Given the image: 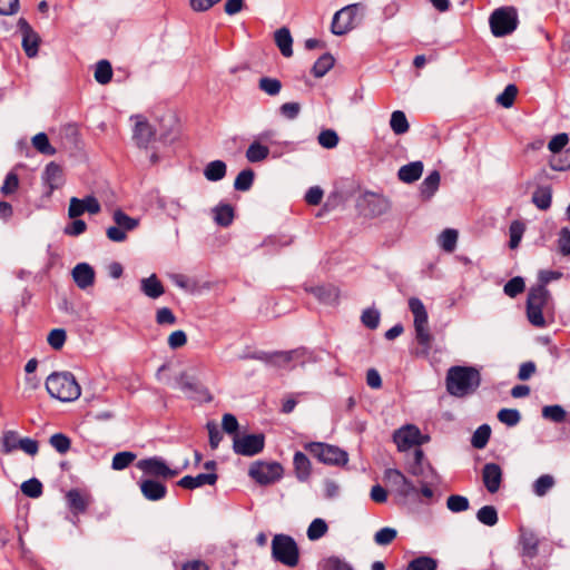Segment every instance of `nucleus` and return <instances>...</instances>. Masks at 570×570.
<instances>
[{
	"label": "nucleus",
	"instance_id": "obj_1",
	"mask_svg": "<svg viewBox=\"0 0 570 570\" xmlns=\"http://www.w3.org/2000/svg\"><path fill=\"white\" fill-rule=\"evenodd\" d=\"M446 391L455 397L473 394L481 384L480 372L472 366H452L445 377Z\"/></svg>",
	"mask_w": 570,
	"mask_h": 570
},
{
	"label": "nucleus",
	"instance_id": "obj_2",
	"mask_svg": "<svg viewBox=\"0 0 570 570\" xmlns=\"http://www.w3.org/2000/svg\"><path fill=\"white\" fill-rule=\"evenodd\" d=\"M46 389L50 396L62 402L76 401L81 394L80 385L70 372L50 374L46 380Z\"/></svg>",
	"mask_w": 570,
	"mask_h": 570
},
{
	"label": "nucleus",
	"instance_id": "obj_3",
	"mask_svg": "<svg viewBox=\"0 0 570 570\" xmlns=\"http://www.w3.org/2000/svg\"><path fill=\"white\" fill-rule=\"evenodd\" d=\"M307 351L304 347L294 348L291 351H276V352H254L247 355V358L258 360L266 365L276 368H293L295 364H304L306 361Z\"/></svg>",
	"mask_w": 570,
	"mask_h": 570
},
{
	"label": "nucleus",
	"instance_id": "obj_4",
	"mask_svg": "<svg viewBox=\"0 0 570 570\" xmlns=\"http://www.w3.org/2000/svg\"><path fill=\"white\" fill-rule=\"evenodd\" d=\"M552 303L551 294L542 285L532 286L527 298V316L529 322L535 327H544L546 320L543 311Z\"/></svg>",
	"mask_w": 570,
	"mask_h": 570
},
{
	"label": "nucleus",
	"instance_id": "obj_5",
	"mask_svg": "<svg viewBox=\"0 0 570 570\" xmlns=\"http://www.w3.org/2000/svg\"><path fill=\"white\" fill-rule=\"evenodd\" d=\"M409 308L414 316L415 338L423 346L424 353L428 354L432 346L433 336L429 328V316L422 301L417 297L409 299Z\"/></svg>",
	"mask_w": 570,
	"mask_h": 570
},
{
	"label": "nucleus",
	"instance_id": "obj_6",
	"mask_svg": "<svg viewBox=\"0 0 570 570\" xmlns=\"http://www.w3.org/2000/svg\"><path fill=\"white\" fill-rule=\"evenodd\" d=\"M272 558L288 568L299 562V549L296 541L287 534H275L272 539Z\"/></svg>",
	"mask_w": 570,
	"mask_h": 570
},
{
	"label": "nucleus",
	"instance_id": "obj_7",
	"mask_svg": "<svg viewBox=\"0 0 570 570\" xmlns=\"http://www.w3.org/2000/svg\"><path fill=\"white\" fill-rule=\"evenodd\" d=\"M489 23L494 37H505L517 29L519 24L518 12L513 7L498 8L491 13Z\"/></svg>",
	"mask_w": 570,
	"mask_h": 570
},
{
	"label": "nucleus",
	"instance_id": "obj_8",
	"mask_svg": "<svg viewBox=\"0 0 570 570\" xmlns=\"http://www.w3.org/2000/svg\"><path fill=\"white\" fill-rule=\"evenodd\" d=\"M305 449L325 464L341 465L347 462V453L335 445L311 442L305 445Z\"/></svg>",
	"mask_w": 570,
	"mask_h": 570
},
{
	"label": "nucleus",
	"instance_id": "obj_9",
	"mask_svg": "<svg viewBox=\"0 0 570 570\" xmlns=\"http://www.w3.org/2000/svg\"><path fill=\"white\" fill-rule=\"evenodd\" d=\"M249 475L259 484H271L283 475V466L277 462H254L249 468Z\"/></svg>",
	"mask_w": 570,
	"mask_h": 570
},
{
	"label": "nucleus",
	"instance_id": "obj_10",
	"mask_svg": "<svg viewBox=\"0 0 570 570\" xmlns=\"http://www.w3.org/2000/svg\"><path fill=\"white\" fill-rule=\"evenodd\" d=\"M428 440V436L422 435L420 429L413 424H407L393 433V441L400 452L410 450L413 446H419Z\"/></svg>",
	"mask_w": 570,
	"mask_h": 570
},
{
	"label": "nucleus",
	"instance_id": "obj_11",
	"mask_svg": "<svg viewBox=\"0 0 570 570\" xmlns=\"http://www.w3.org/2000/svg\"><path fill=\"white\" fill-rule=\"evenodd\" d=\"M264 445L265 438L263 434L235 435L233 441L234 452L243 456H254L261 453Z\"/></svg>",
	"mask_w": 570,
	"mask_h": 570
},
{
	"label": "nucleus",
	"instance_id": "obj_12",
	"mask_svg": "<svg viewBox=\"0 0 570 570\" xmlns=\"http://www.w3.org/2000/svg\"><path fill=\"white\" fill-rule=\"evenodd\" d=\"M137 468L142 471L145 474L156 476V478H163V479H170L179 474V470H173L170 469L165 460L160 456H153L148 459H142L137 462Z\"/></svg>",
	"mask_w": 570,
	"mask_h": 570
},
{
	"label": "nucleus",
	"instance_id": "obj_13",
	"mask_svg": "<svg viewBox=\"0 0 570 570\" xmlns=\"http://www.w3.org/2000/svg\"><path fill=\"white\" fill-rule=\"evenodd\" d=\"M357 4H350L335 12L331 30L336 36H343L355 27Z\"/></svg>",
	"mask_w": 570,
	"mask_h": 570
},
{
	"label": "nucleus",
	"instance_id": "obj_14",
	"mask_svg": "<svg viewBox=\"0 0 570 570\" xmlns=\"http://www.w3.org/2000/svg\"><path fill=\"white\" fill-rule=\"evenodd\" d=\"M384 480L399 495L409 498L417 493L414 484L397 469H386Z\"/></svg>",
	"mask_w": 570,
	"mask_h": 570
},
{
	"label": "nucleus",
	"instance_id": "obj_15",
	"mask_svg": "<svg viewBox=\"0 0 570 570\" xmlns=\"http://www.w3.org/2000/svg\"><path fill=\"white\" fill-rule=\"evenodd\" d=\"M17 27L22 36V48L29 58H33L38 55L40 37L32 29L30 23L24 19L20 18L17 22Z\"/></svg>",
	"mask_w": 570,
	"mask_h": 570
},
{
	"label": "nucleus",
	"instance_id": "obj_16",
	"mask_svg": "<svg viewBox=\"0 0 570 570\" xmlns=\"http://www.w3.org/2000/svg\"><path fill=\"white\" fill-rule=\"evenodd\" d=\"M100 209L101 206L98 199L94 196H87L83 199L72 197L69 204L68 215L70 218H77L85 212H88L89 214H98Z\"/></svg>",
	"mask_w": 570,
	"mask_h": 570
},
{
	"label": "nucleus",
	"instance_id": "obj_17",
	"mask_svg": "<svg viewBox=\"0 0 570 570\" xmlns=\"http://www.w3.org/2000/svg\"><path fill=\"white\" fill-rule=\"evenodd\" d=\"M41 179L43 185L47 187V196H50L53 190L63 185L65 180L62 168L53 161L49 163L45 168Z\"/></svg>",
	"mask_w": 570,
	"mask_h": 570
},
{
	"label": "nucleus",
	"instance_id": "obj_18",
	"mask_svg": "<svg viewBox=\"0 0 570 570\" xmlns=\"http://www.w3.org/2000/svg\"><path fill=\"white\" fill-rule=\"evenodd\" d=\"M482 481L491 494L497 493L502 483V469L497 463H487L482 469Z\"/></svg>",
	"mask_w": 570,
	"mask_h": 570
},
{
	"label": "nucleus",
	"instance_id": "obj_19",
	"mask_svg": "<svg viewBox=\"0 0 570 570\" xmlns=\"http://www.w3.org/2000/svg\"><path fill=\"white\" fill-rule=\"evenodd\" d=\"M539 538L530 529H520V544L522 547V557L533 559L539 552Z\"/></svg>",
	"mask_w": 570,
	"mask_h": 570
},
{
	"label": "nucleus",
	"instance_id": "obj_20",
	"mask_svg": "<svg viewBox=\"0 0 570 570\" xmlns=\"http://www.w3.org/2000/svg\"><path fill=\"white\" fill-rule=\"evenodd\" d=\"M71 274L73 282L81 289H86L95 283V271L88 263L77 264Z\"/></svg>",
	"mask_w": 570,
	"mask_h": 570
},
{
	"label": "nucleus",
	"instance_id": "obj_21",
	"mask_svg": "<svg viewBox=\"0 0 570 570\" xmlns=\"http://www.w3.org/2000/svg\"><path fill=\"white\" fill-rule=\"evenodd\" d=\"M139 487L145 499L149 501H159L167 494L166 485L154 479L142 480Z\"/></svg>",
	"mask_w": 570,
	"mask_h": 570
},
{
	"label": "nucleus",
	"instance_id": "obj_22",
	"mask_svg": "<svg viewBox=\"0 0 570 570\" xmlns=\"http://www.w3.org/2000/svg\"><path fill=\"white\" fill-rule=\"evenodd\" d=\"M217 480L218 475L216 473H199L196 476L185 475L177 482V485L184 489L193 490L205 484L214 485Z\"/></svg>",
	"mask_w": 570,
	"mask_h": 570
},
{
	"label": "nucleus",
	"instance_id": "obj_23",
	"mask_svg": "<svg viewBox=\"0 0 570 570\" xmlns=\"http://www.w3.org/2000/svg\"><path fill=\"white\" fill-rule=\"evenodd\" d=\"M155 130L144 119H137L132 138L138 147L140 148H147L149 142L155 138Z\"/></svg>",
	"mask_w": 570,
	"mask_h": 570
},
{
	"label": "nucleus",
	"instance_id": "obj_24",
	"mask_svg": "<svg viewBox=\"0 0 570 570\" xmlns=\"http://www.w3.org/2000/svg\"><path fill=\"white\" fill-rule=\"evenodd\" d=\"M423 173V163L412 161L402 166L397 171V177L401 181L412 184L420 179Z\"/></svg>",
	"mask_w": 570,
	"mask_h": 570
},
{
	"label": "nucleus",
	"instance_id": "obj_25",
	"mask_svg": "<svg viewBox=\"0 0 570 570\" xmlns=\"http://www.w3.org/2000/svg\"><path fill=\"white\" fill-rule=\"evenodd\" d=\"M140 289L146 296L153 299L160 297L165 293L161 282L155 274L140 281Z\"/></svg>",
	"mask_w": 570,
	"mask_h": 570
},
{
	"label": "nucleus",
	"instance_id": "obj_26",
	"mask_svg": "<svg viewBox=\"0 0 570 570\" xmlns=\"http://www.w3.org/2000/svg\"><path fill=\"white\" fill-rule=\"evenodd\" d=\"M531 202L538 209L548 210L552 204V188L539 186L532 194Z\"/></svg>",
	"mask_w": 570,
	"mask_h": 570
},
{
	"label": "nucleus",
	"instance_id": "obj_27",
	"mask_svg": "<svg viewBox=\"0 0 570 570\" xmlns=\"http://www.w3.org/2000/svg\"><path fill=\"white\" fill-rule=\"evenodd\" d=\"M293 464H294L296 478L301 482L307 481L311 476V470H312L311 462H309L308 458L303 452L297 451L294 454Z\"/></svg>",
	"mask_w": 570,
	"mask_h": 570
},
{
	"label": "nucleus",
	"instance_id": "obj_28",
	"mask_svg": "<svg viewBox=\"0 0 570 570\" xmlns=\"http://www.w3.org/2000/svg\"><path fill=\"white\" fill-rule=\"evenodd\" d=\"M274 39H275L276 46L278 47L281 53L284 57L288 58V57L293 56V48H292L293 38L287 28L283 27V28L278 29L275 32Z\"/></svg>",
	"mask_w": 570,
	"mask_h": 570
},
{
	"label": "nucleus",
	"instance_id": "obj_29",
	"mask_svg": "<svg viewBox=\"0 0 570 570\" xmlns=\"http://www.w3.org/2000/svg\"><path fill=\"white\" fill-rule=\"evenodd\" d=\"M66 498L69 508L76 513H83L90 503L89 497L82 494L79 490L76 489L70 490Z\"/></svg>",
	"mask_w": 570,
	"mask_h": 570
},
{
	"label": "nucleus",
	"instance_id": "obj_30",
	"mask_svg": "<svg viewBox=\"0 0 570 570\" xmlns=\"http://www.w3.org/2000/svg\"><path fill=\"white\" fill-rule=\"evenodd\" d=\"M313 295L326 304L336 303L338 299V289L333 285H321L311 289Z\"/></svg>",
	"mask_w": 570,
	"mask_h": 570
},
{
	"label": "nucleus",
	"instance_id": "obj_31",
	"mask_svg": "<svg viewBox=\"0 0 570 570\" xmlns=\"http://www.w3.org/2000/svg\"><path fill=\"white\" fill-rule=\"evenodd\" d=\"M214 220L217 225L227 227L234 220V208L228 204H220L213 209Z\"/></svg>",
	"mask_w": 570,
	"mask_h": 570
},
{
	"label": "nucleus",
	"instance_id": "obj_32",
	"mask_svg": "<svg viewBox=\"0 0 570 570\" xmlns=\"http://www.w3.org/2000/svg\"><path fill=\"white\" fill-rule=\"evenodd\" d=\"M226 164L223 160H213L204 169V176L209 181H218L226 176Z\"/></svg>",
	"mask_w": 570,
	"mask_h": 570
},
{
	"label": "nucleus",
	"instance_id": "obj_33",
	"mask_svg": "<svg viewBox=\"0 0 570 570\" xmlns=\"http://www.w3.org/2000/svg\"><path fill=\"white\" fill-rule=\"evenodd\" d=\"M440 173L438 170H433L430 173L424 180L421 183L420 191L424 198H430L438 190L440 185Z\"/></svg>",
	"mask_w": 570,
	"mask_h": 570
},
{
	"label": "nucleus",
	"instance_id": "obj_34",
	"mask_svg": "<svg viewBox=\"0 0 570 570\" xmlns=\"http://www.w3.org/2000/svg\"><path fill=\"white\" fill-rule=\"evenodd\" d=\"M269 155V148L258 141L252 142L246 150V158L249 163H259Z\"/></svg>",
	"mask_w": 570,
	"mask_h": 570
},
{
	"label": "nucleus",
	"instance_id": "obj_35",
	"mask_svg": "<svg viewBox=\"0 0 570 570\" xmlns=\"http://www.w3.org/2000/svg\"><path fill=\"white\" fill-rule=\"evenodd\" d=\"M554 485L556 480L551 474H542L533 482L532 491L537 497H544Z\"/></svg>",
	"mask_w": 570,
	"mask_h": 570
},
{
	"label": "nucleus",
	"instance_id": "obj_36",
	"mask_svg": "<svg viewBox=\"0 0 570 570\" xmlns=\"http://www.w3.org/2000/svg\"><path fill=\"white\" fill-rule=\"evenodd\" d=\"M391 129L395 135H403L409 131L410 125L406 116L401 110H395L391 115L390 119Z\"/></svg>",
	"mask_w": 570,
	"mask_h": 570
},
{
	"label": "nucleus",
	"instance_id": "obj_37",
	"mask_svg": "<svg viewBox=\"0 0 570 570\" xmlns=\"http://www.w3.org/2000/svg\"><path fill=\"white\" fill-rule=\"evenodd\" d=\"M438 560L429 556H420L407 563L406 570H436Z\"/></svg>",
	"mask_w": 570,
	"mask_h": 570
},
{
	"label": "nucleus",
	"instance_id": "obj_38",
	"mask_svg": "<svg viewBox=\"0 0 570 570\" xmlns=\"http://www.w3.org/2000/svg\"><path fill=\"white\" fill-rule=\"evenodd\" d=\"M327 531L328 525L325 522V520L316 518L309 523L306 534L311 541H316L323 538L327 533Z\"/></svg>",
	"mask_w": 570,
	"mask_h": 570
},
{
	"label": "nucleus",
	"instance_id": "obj_39",
	"mask_svg": "<svg viewBox=\"0 0 570 570\" xmlns=\"http://www.w3.org/2000/svg\"><path fill=\"white\" fill-rule=\"evenodd\" d=\"M112 78V67L108 60H100L96 65L95 79L100 85H107Z\"/></svg>",
	"mask_w": 570,
	"mask_h": 570
},
{
	"label": "nucleus",
	"instance_id": "obj_40",
	"mask_svg": "<svg viewBox=\"0 0 570 570\" xmlns=\"http://www.w3.org/2000/svg\"><path fill=\"white\" fill-rule=\"evenodd\" d=\"M258 89L271 97L277 96L282 90L281 80L272 77H262L258 80Z\"/></svg>",
	"mask_w": 570,
	"mask_h": 570
},
{
	"label": "nucleus",
	"instance_id": "obj_41",
	"mask_svg": "<svg viewBox=\"0 0 570 570\" xmlns=\"http://www.w3.org/2000/svg\"><path fill=\"white\" fill-rule=\"evenodd\" d=\"M549 165L553 170L564 171L570 168V148L564 149L553 156L549 160Z\"/></svg>",
	"mask_w": 570,
	"mask_h": 570
},
{
	"label": "nucleus",
	"instance_id": "obj_42",
	"mask_svg": "<svg viewBox=\"0 0 570 570\" xmlns=\"http://www.w3.org/2000/svg\"><path fill=\"white\" fill-rule=\"evenodd\" d=\"M542 417L553 423H561L567 419L566 410L558 404L546 405L542 409Z\"/></svg>",
	"mask_w": 570,
	"mask_h": 570
},
{
	"label": "nucleus",
	"instance_id": "obj_43",
	"mask_svg": "<svg viewBox=\"0 0 570 570\" xmlns=\"http://www.w3.org/2000/svg\"><path fill=\"white\" fill-rule=\"evenodd\" d=\"M491 436V429L488 424L480 425L473 433L471 444L475 449H483Z\"/></svg>",
	"mask_w": 570,
	"mask_h": 570
},
{
	"label": "nucleus",
	"instance_id": "obj_44",
	"mask_svg": "<svg viewBox=\"0 0 570 570\" xmlns=\"http://www.w3.org/2000/svg\"><path fill=\"white\" fill-rule=\"evenodd\" d=\"M458 242V232L452 228L444 229L439 236V245L443 250L452 253Z\"/></svg>",
	"mask_w": 570,
	"mask_h": 570
},
{
	"label": "nucleus",
	"instance_id": "obj_45",
	"mask_svg": "<svg viewBox=\"0 0 570 570\" xmlns=\"http://www.w3.org/2000/svg\"><path fill=\"white\" fill-rule=\"evenodd\" d=\"M334 66V58L330 53H324L314 63L312 73L316 78L323 77Z\"/></svg>",
	"mask_w": 570,
	"mask_h": 570
},
{
	"label": "nucleus",
	"instance_id": "obj_46",
	"mask_svg": "<svg viewBox=\"0 0 570 570\" xmlns=\"http://www.w3.org/2000/svg\"><path fill=\"white\" fill-rule=\"evenodd\" d=\"M476 519L484 525L493 527L498 523V512L493 505H484L476 512Z\"/></svg>",
	"mask_w": 570,
	"mask_h": 570
},
{
	"label": "nucleus",
	"instance_id": "obj_47",
	"mask_svg": "<svg viewBox=\"0 0 570 570\" xmlns=\"http://www.w3.org/2000/svg\"><path fill=\"white\" fill-rule=\"evenodd\" d=\"M112 217L116 225L125 232L134 230L139 224L138 219L128 216L120 209L115 210Z\"/></svg>",
	"mask_w": 570,
	"mask_h": 570
},
{
	"label": "nucleus",
	"instance_id": "obj_48",
	"mask_svg": "<svg viewBox=\"0 0 570 570\" xmlns=\"http://www.w3.org/2000/svg\"><path fill=\"white\" fill-rule=\"evenodd\" d=\"M136 460V454L129 451L118 452L114 455L111 468L120 471L128 468Z\"/></svg>",
	"mask_w": 570,
	"mask_h": 570
},
{
	"label": "nucleus",
	"instance_id": "obj_49",
	"mask_svg": "<svg viewBox=\"0 0 570 570\" xmlns=\"http://www.w3.org/2000/svg\"><path fill=\"white\" fill-rule=\"evenodd\" d=\"M518 95V88L515 85H508L504 90L497 97L495 101L498 105L510 108L513 106L515 97Z\"/></svg>",
	"mask_w": 570,
	"mask_h": 570
},
{
	"label": "nucleus",
	"instance_id": "obj_50",
	"mask_svg": "<svg viewBox=\"0 0 570 570\" xmlns=\"http://www.w3.org/2000/svg\"><path fill=\"white\" fill-rule=\"evenodd\" d=\"M20 441L21 438H19L16 431H6L1 439L2 452L9 454L18 450Z\"/></svg>",
	"mask_w": 570,
	"mask_h": 570
},
{
	"label": "nucleus",
	"instance_id": "obj_51",
	"mask_svg": "<svg viewBox=\"0 0 570 570\" xmlns=\"http://www.w3.org/2000/svg\"><path fill=\"white\" fill-rule=\"evenodd\" d=\"M253 183L254 171L252 169H244L237 175L234 181V188L239 191H246L250 189Z\"/></svg>",
	"mask_w": 570,
	"mask_h": 570
},
{
	"label": "nucleus",
	"instance_id": "obj_52",
	"mask_svg": "<svg viewBox=\"0 0 570 570\" xmlns=\"http://www.w3.org/2000/svg\"><path fill=\"white\" fill-rule=\"evenodd\" d=\"M33 147L43 155L52 156L56 149L50 145L48 136L45 132H39L32 138Z\"/></svg>",
	"mask_w": 570,
	"mask_h": 570
},
{
	"label": "nucleus",
	"instance_id": "obj_53",
	"mask_svg": "<svg viewBox=\"0 0 570 570\" xmlns=\"http://www.w3.org/2000/svg\"><path fill=\"white\" fill-rule=\"evenodd\" d=\"M524 230H525V227H524L523 223H521L519 220H514L511 223V225L509 227V234H510L509 246L511 249H514L519 246Z\"/></svg>",
	"mask_w": 570,
	"mask_h": 570
},
{
	"label": "nucleus",
	"instance_id": "obj_54",
	"mask_svg": "<svg viewBox=\"0 0 570 570\" xmlns=\"http://www.w3.org/2000/svg\"><path fill=\"white\" fill-rule=\"evenodd\" d=\"M525 288V284L522 277L515 276L508 281L503 287V292L509 297H517L519 294L523 293Z\"/></svg>",
	"mask_w": 570,
	"mask_h": 570
},
{
	"label": "nucleus",
	"instance_id": "obj_55",
	"mask_svg": "<svg viewBox=\"0 0 570 570\" xmlns=\"http://www.w3.org/2000/svg\"><path fill=\"white\" fill-rule=\"evenodd\" d=\"M498 420L508 426H515L521 421V414L515 409H501L498 412Z\"/></svg>",
	"mask_w": 570,
	"mask_h": 570
},
{
	"label": "nucleus",
	"instance_id": "obj_56",
	"mask_svg": "<svg viewBox=\"0 0 570 570\" xmlns=\"http://www.w3.org/2000/svg\"><path fill=\"white\" fill-rule=\"evenodd\" d=\"M446 507L454 513L466 511L470 507L468 498L460 494H452L446 500Z\"/></svg>",
	"mask_w": 570,
	"mask_h": 570
},
{
	"label": "nucleus",
	"instance_id": "obj_57",
	"mask_svg": "<svg viewBox=\"0 0 570 570\" xmlns=\"http://www.w3.org/2000/svg\"><path fill=\"white\" fill-rule=\"evenodd\" d=\"M50 445L60 454H65L70 450L71 441L63 433H56L49 439Z\"/></svg>",
	"mask_w": 570,
	"mask_h": 570
},
{
	"label": "nucleus",
	"instance_id": "obj_58",
	"mask_svg": "<svg viewBox=\"0 0 570 570\" xmlns=\"http://www.w3.org/2000/svg\"><path fill=\"white\" fill-rule=\"evenodd\" d=\"M19 177L14 171L8 173L0 188V193L3 196H10L14 194L19 188Z\"/></svg>",
	"mask_w": 570,
	"mask_h": 570
},
{
	"label": "nucleus",
	"instance_id": "obj_59",
	"mask_svg": "<svg viewBox=\"0 0 570 570\" xmlns=\"http://www.w3.org/2000/svg\"><path fill=\"white\" fill-rule=\"evenodd\" d=\"M21 491L29 498H39L42 494V484L38 479H30L21 484Z\"/></svg>",
	"mask_w": 570,
	"mask_h": 570
},
{
	"label": "nucleus",
	"instance_id": "obj_60",
	"mask_svg": "<svg viewBox=\"0 0 570 570\" xmlns=\"http://www.w3.org/2000/svg\"><path fill=\"white\" fill-rule=\"evenodd\" d=\"M396 535H397V532L395 529L385 527V528L380 529L375 533L374 541L379 546H387L394 541Z\"/></svg>",
	"mask_w": 570,
	"mask_h": 570
},
{
	"label": "nucleus",
	"instance_id": "obj_61",
	"mask_svg": "<svg viewBox=\"0 0 570 570\" xmlns=\"http://www.w3.org/2000/svg\"><path fill=\"white\" fill-rule=\"evenodd\" d=\"M318 144L327 149L334 148L338 144V136L332 129H325L318 135Z\"/></svg>",
	"mask_w": 570,
	"mask_h": 570
},
{
	"label": "nucleus",
	"instance_id": "obj_62",
	"mask_svg": "<svg viewBox=\"0 0 570 570\" xmlns=\"http://www.w3.org/2000/svg\"><path fill=\"white\" fill-rule=\"evenodd\" d=\"M66 338H67V334H66L65 330L55 328V330L50 331L47 341H48V344L53 350H60L63 346Z\"/></svg>",
	"mask_w": 570,
	"mask_h": 570
},
{
	"label": "nucleus",
	"instance_id": "obj_63",
	"mask_svg": "<svg viewBox=\"0 0 570 570\" xmlns=\"http://www.w3.org/2000/svg\"><path fill=\"white\" fill-rule=\"evenodd\" d=\"M558 249L563 256L570 255V229L567 227L559 232Z\"/></svg>",
	"mask_w": 570,
	"mask_h": 570
},
{
	"label": "nucleus",
	"instance_id": "obj_64",
	"mask_svg": "<svg viewBox=\"0 0 570 570\" xmlns=\"http://www.w3.org/2000/svg\"><path fill=\"white\" fill-rule=\"evenodd\" d=\"M325 570H353L352 566L338 557H330L324 560Z\"/></svg>",
	"mask_w": 570,
	"mask_h": 570
}]
</instances>
